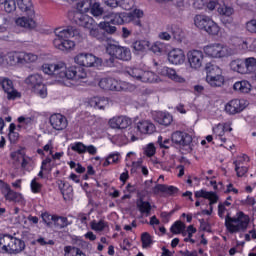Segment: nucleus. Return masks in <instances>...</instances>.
<instances>
[{"instance_id": "nucleus-7", "label": "nucleus", "mask_w": 256, "mask_h": 256, "mask_svg": "<svg viewBox=\"0 0 256 256\" xmlns=\"http://www.w3.org/2000/svg\"><path fill=\"white\" fill-rule=\"evenodd\" d=\"M106 51L112 57L119 59L120 61H131V49L115 44H108Z\"/></svg>"}, {"instance_id": "nucleus-9", "label": "nucleus", "mask_w": 256, "mask_h": 256, "mask_svg": "<svg viewBox=\"0 0 256 256\" xmlns=\"http://www.w3.org/2000/svg\"><path fill=\"white\" fill-rule=\"evenodd\" d=\"M171 141L174 145H178V147H189L191 151V143H193V137L189 133L176 131L171 135Z\"/></svg>"}, {"instance_id": "nucleus-10", "label": "nucleus", "mask_w": 256, "mask_h": 256, "mask_svg": "<svg viewBox=\"0 0 256 256\" xmlns=\"http://www.w3.org/2000/svg\"><path fill=\"white\" fill-rule=\"evenodd\" d=\"M187 59L191 69H201L205 55L201 50H191L187 53Z\"/></svg>"}, {"instance_id": "nucleus-61", "label": "nucleus", "mask_w": 256, "mask_h": 256, "mask_svg": "<svg viewBox=\"0 0 256 256\" xmlns=\"http://www.w3.org/2000/svg\"><path fill=\"white\" fill-rule=\"evenodd\" d=\"M41 187H42V185H41V183L37 182V179L34 178L31 181V190L33 193H41Z\"/></svg>"}, {"instance_id": "nucleus-12", "label": "nucleus", "mask_w": 256, "mask_h": 256, "mask_svg": "<svg viewBox=\"0 0 256 256\" xmlns=\"http://www.w3.org/2000/svg\"><path fill=\"white\" fill-rule=\"evenodd\" d=\"M73 20L76 25L84 27V29H89V31L95 27V20L87 14L81 12H75Z\"/></svg>"}, {"instance_id": "nucleus-56", "label": "nucleus", "mask_w": 256, "mask_h": 256, "mask_svg": "<svg viewBox=\"0 0 256 256\" xmlns=\"http://www.w3.org/2000/svg\"><path fill=\"white\" fill-rule=\"evenodd\" d=\"M32 91L36 95H39V97H41L42 99H45V97H47V86H45V84H42L37 88H34Z\"/></svg>"}, {"instance_id": "nucleus-64", "label": "nucleus", "mask_w": 256, "mask_h": 256, "mask_svg": "<svg viewBox=\"0 0 256 256\" xmlns=\"http://www.w3.org/2000/svg\"><path fill=\"white\" fill-rule=\"evenodd\" d=\"M77 219L82 223V225H87V221H89V214L80 213L77 215Z\"/></svg>"}, {"instance_id": "nucleus-50", "label": "nucleus", "mask_w": 256, "mask_h": 256, "mask_svg": "<svg viewBox=\"0 0 256 256\" xmlns=\"http://www.w3.org/2000/svg\"><path fill=\"white\" fill-rule=\"evenodd\" d=\"M11 158L14 160V161H22L21 163V167L22 169H26L27 168V165L29 162H27V159H25V156L21 155V153L19 152H13L11 154Z\"/></svg>"}, {"instance_id": "nucleus-16", "label": "nucleus", "mask_w": 256, "mask_h": 256, "mask_svg": "<svg viewBox=\"0 0 256 256\" xmlns=\"http://www.w3.org/2000/svg\"><path fill=\"white\" fill-rule=\"evenodd\" d=\"M132 123L131 118L127 116H116L109 120L111 129H127Z\"/></svg>"}, {"instance_id": "nucleus-38", "label": "nucleus", "mask_w": 256, "mask_h": 256, "mask_svg": "<svg viewBox=\"0 0 256 256\" xmlns=\"http://www.w3.org/2000/svg\"><path fill=\"white\" fill-rule=\"evenodd\" d=\"M136 205L140 213L145 214L146 216L151 213V204L147 201H143V198L137 200Z\"/></svg>"}, {"instance_id": "nucleus-51", "label": "nucleus", "mask_w": 256, "mask_h": 256, "mask_svg": "<svg viewBox=\"0 0 256 256\" xmlns=\"http://www.w3.org/2000/svg\"><path fill=\"white\" fill-rule=\"evenodd\" d=\"M141 241L143 249H147V247H151V245H153L150 233L144 232L141 236Z\"/></svg>"}, {"instance_id": "nucleus-31", "label": "nucleus", "mask_w": 256, "mask_h": 256, "mask_svg": "<svg viewBox=\"0 0 256 256\" xmlns=\"http://www.w3.org/2000/svg\"><path fill=\"white\" fill-rule=\"evenodd\" d=\"M166 31L175 39L176 41H181V35H183V30L177 24H169L166 26Z\"/></svg>"}, {"instance_id": "nucleus-47", "label": "nucleus", "mask_w": 256, "mask_h": 256, "mask_svg": "<svg viewBox=\"0 0 256 256\" xmlns=\"http://www.w3.org/2000/svg\"><path fill=\"white\" fill-rule=\"evenodd\" d=\"M17 59H22V63H35L38 57L35 54L22 52L20 53V57H17Z\"/></svg>"}, {"instance_id": "nucleus-32", "label": "nucleus", "mask_w": 256, "mask_h": 256, "mask_svg": "<svg viewBox=\"0 0 256 256\" xmlns=\"http://www.w3.org/2000/svg\"><path fill=\"white\" fill-rule=\"evenodd\" d=\"M206 77L213 79L214 77H223V70L217 65L208 64L206 66Z\"/></svg>"}, {"instance_id": "nucleus-41", "label": "nucleus", "mask_w": 256, "mask_h": 256, "mask_svg": "<svg viewBox=\"0 0 256 256\" xmlns=\"http://www.w3.org/2000/svg\"><path fill=\"white\" fill-rule=\"evenodd\" d=\"M206 81L207 83H209L211 87H223L225 83V77L223 76H218V77L214 76L213 78L206 77Z\"/></svg>"}, {"instance_id": "nucleus-36", "label": "nucleus", "mask_w": 256, "mask_h": 256, "mask_svg": "<svg viewBox=\"0 0 256 256\" xmlns=\"http://www.w3.org/2000/svg\"><path fill=\"white\" fill-rule=\"evenodd\" d=\"M90 105L94 109H105L109 105V100L107 98L94 97L90 100Z\"/></svg>"}, {"instance_id": "nucleus-37", "label": "nucleus", "mask_w": 256, "mask_h": 256, "mask_svg": "<svg viewBox=\"0 0 256 256\" xmlns=\"http://www.w3.org/2000/svg\"><path fill=\"white\" fill-rule=\"evenodd\" d=\"M244 69L246 75L254 73L256 70V58L255 57H248L244 59Z\"/></svg>"}, {"instance_id": "nucleus-26", "label": "nucleus", "mask_w": 256, "mask_h": 256, "mask_svg": "<svg viewBox=\"0 0 256 256\" xmlns=\"http://www.w3.org/2000/svg\"><path fill=\"white\" fill-rule=\"evenodd\" d=\"M137 129L144 135H151V133H155V124L149 120H143L138 122Z\"/></svg>"}, {"instance_id": "nucleus-62", "label": "nucleus", "mask_w": 256, "mask_h": 256, "mask_svg": "<svg viewBox=\"0 0 256 256\" xmlns=\"http://www.w3.org/2000/svg\"><path fill=\"white\" fill-rule=\"evenodd\" d=\"M144 153L147 157H153L155 155V145L148 144L147 147L144 149Z\"/></svg>"}, {"instance_id": "nucleus-21", "label": "nucleus", "mask_w": 256, "mask_h": 256, "mask_svg": "<svg viewBox=\"0 0 256 256\" xmlns=\"http://www.w3.org/2000/svg\"><path fill=\"white\" fill-rule=\"evenodd\" d=\"M168 61L172 65H182L185 63V52L181 49H173L168 53Z\"/></svg>"}, {"instance_id": "nucleus-54", "label": "nucleus", "mask_w": 256, "mask_h": 256, "mask_svg": "<svg viewBox=\"0 0 256 256\" xmlns=\"http://www.w3.org/2000/svg\"><path fill=\"white\" fill-rule=\"evenodd\" d=\"M100 27H102L104 35H107V33L113 35L117 31V27L111 26L109 22L100 23Z\"/></svg>"}, {"instance_id": "nucleus-39", "label": "nucleus", "mask_w": 256, "mask_h": 256, "mask_svg": "<svg viewBox=\"0 0 256 256\" xmlns=\"http://www.w3.org/2000/svg\"><path fill=\"white\" fill-rule=\"evenodd\" d=\"M126 73L132 77V79H135L136 81H142L144 70L141 68H128Z\"/></svg>"}, {"instance_id": "nucleus-17", "label": "nucleus", "mask_w": 256, "mask_h": 256, "mask_svg": "<svg viewBox=\"0 0 256 256\" xmlns=\"http://www.w3.org/2000/svg\"><path fill=\"white\" fill-rule=\"evenodd\" d=\"M74 61L81 67H93L97 63V57L93 54L80 53L75 56Z\"/></svg>"}, {"instance_id": "nucleus-30", "label": "nucleus", "mask_w": 256, "mask_h": 256, "mask_svg": "<svg viewBox=\"0 0 256 256\" xmlns=\"http://www.w3.org/2000/svg\"><path fill=\"white\" fill-rule=\"evenodd\" d=\"M230 69L241 75H246L244 59H234L230 62Z\"/></svg>"}, {"instance_id": "nucleus-1", "label": "nucleus", "mask_w": 256, "mask_h": 256, "mask_svg": "<svg viewBox=\"0 0 256 256\" xmlns=\"http://www.w3.org/2000/svg\"><path fill=\"white\" fill-rule=\"evenodd\" d=\"M42 71L46 75H52L57 83L66 87L73 85L70 81H79L80 79L87 78V73L83 71V68L74 66L67 68L65 63L44 64Z\"/></svg>"}, {"instance_id": "nucleus-42", "label": "nucleus", "mask_w": 256, "mask_h": 256, "mask_svg": "<svg viewBox=\"0 0 256 256\" xmlns=\"http://www.w3.org/2000/svg\"><path fill=\"white\" fill-rule=\"evenodd\" d=\"M64 253V256H87L81 249L71 246H66L64 248Z\"/></svg>"}, {"instance_id": "nucleus-19", "label": "nucleus", "mask_w": 256, "mask_h": 256, "mask_svg": "<svg viewBox=\"0 0 256 256\" xmlns=\"http://www.w3.org/2000/svg\"><path fill=\"white\" fill-rule=\"evenodd\" d=\"M72 151H75L79 155L89 153V155H97V148L93 145L86 146L82 142H76L71 146Z\"/></svg>"}, {"instance_id": "nucleus-35", "label": "nucleus", "mask_w": 256, "mask_h": 256, "mask_svg": "<svg viewBox=\"0 0 256 256\" xmlns=\"http://www.w3.org/2000/svg\"><path fill=\"white\" fill-rule=\"evenodd\" d=\"M161 79L157 74L151 71H145L142 74V80L141 83H159Z\"/></svg>"}, {"instance_id": "nucleus-33", "label": "nucleus", "mask_w": 256, "mask_h": 256, "mask_svg": "<svg viewBox=\"0 0 256 256\" xmlns=\"http://www.w3.org/2000/svg\"><path fill=\"white\" fill-rule=\"evenodd\" d=\"M93 5V2L91 0H82L77 2L76 4V13H82L85 15V13H89L91 11V6Z\"/></svg>"}, {"instance_id": "nucleus-24", "label": "nucleus", "mask_w": 256, "mask_h": 256, "mask_svg": "<svg viewBox=\"0 0 256 256\" xmlns=\"http://www.w3.org/2000/svg\"><path fill=\"white\" fill-rule=\"evenodd\" d=\"M153 193H155V195L159 193H166L167 195H177V193H179V188L175 186H167L165 184H157L153 188Z\"/></svg>"}, {"instance_id": "nucleus-48", "label": "nucleus", "mask_w": 256, "mask_h": 256, "mask_svg": "<svg viewBox=\"0 0 256 256\" xmlns=\"http://www.w3.org/2000/svg\"><path fill=\"white\" fill-rule=\"evenodd\" d=\"M150 51L155 53L156 55H161L163 51H165V43L156 42L152 44V46L150 47Z\"/></svg>"}, {"instance_id": "nucleus-5", "label": "nucleus", "mask_w": 256, "mask_h": 256, "mask_svg": "<svg viewBox=\"0 0 256 256\" xmlns=\"http://www.w3.org/2000/svg\"><path fill=\"white\" fill-rule=\"evenodd\" d=\"M204 53L214 59H223L235 55V50L220 43L210 44L204 47Z\"/></svg>"}, {"instance_id": "nucleus-2", "label": "nucleus", "mask_w": 256, "mask_h": 256, "mask_svg": "<svg viewBox=\"0 0 256 256\" xmlns=\"http://www.w3.org/2000/svg\"><path fill=\"white\" fill-rule=\"evenodd\" d=\"M55 38L53 40V45L56 49L60 51H69L75 47V42L69 39H76V41H81V33L79 29L68 26L67 28H56L54 30Z\"/></svg>"}, {"instance_id": "nucleus-34", "label": "nucleus", "mask_w": 256, "mask_h": 256, "mask_svg": "<svg viewBox=\"0 0 256 256\" xmlns=\"http://www.w3.org/2000/svg\"><path fill=\"white\" fill-rule=\"evenodd\" d=\"M234 91H239V93H250L251 83L246 80L238 81L233 85Z\"/></svg>"}, {"instance_id": "nucleus-8", "label": "nucleus", "mask_w": 256, "mask_h": 256, "mask_svg": "<svg viewBox=\"0 0 256 256\" xmlns=\"http://www.w3.org/2000/svg\"><path fill=\"white\" fill-rule=\"evenodd\" d=\"M25 250V242L21 239L13 236H7L6 238V253L9 255H17L21 251Z\"/></svg>"}, {"instance_id": "nucleus-59", "label": "nucleus", "mask_w": 256, "mask_h": 256, "mask_svg": "<svg viewBox=\"0 0 256 256\" xmlns=\"http://www.w3.org/2000/svg\"><path fill=\"white\" fill-rule=\"evenodd\" d=\"M218 13H220V15H225L226 17H231V15L234 13V10L232 7L222 6L218 8Z\"/></svg>"}, {"instance_id": "nucleus-13", "label": "nucleus", "mask_w": 256, "mask_h": 256, "mask_svg": "<svg viewBox=\"0 0 256 256\" xmlns=\"http://www.w3.org/2000/svg\"><path fill=\"white\" fill-rule=\"evenodd\" d=\"M104 17H108V19H110V23H112L113 25H123V23H131L132 14L131 12H110L108 15Z\"/></svg>"}, {"instance_id": "nucleus-15", "label": "nucleus", "mask_w": 256, "mask_h": 256, "mask_svg": "<svg viewBox=\"0 0 256 256\" xmlns=\"http://www.w3.org/2000/svg\"><path fill=\"white\" fill-rule=\"evenodd\" d=\"M0 85L4 93H6L7 99H9L10 101L13 99H17V97H21V94H19V92L15 90V87L13 86V81H11V79L2 78Z\"/></svg>"}, {"instance_id": "nucleus-45", "label": "nucleus", "mask_w": 256, "mask_h": 256, "mask_svg": "<svg viewBox=\"0 0 256 256\" xmlns=\"http://www.w3.org/2000/svg\"><path fill=\"white\" fill-rule=\"evenodd\" d=\"M134 51H146L149 49V41L147 40H138L132 44Z\"/></svg>"}, {"instance_id": "nucleus-43", "label": "nucleus", "mask_w": 256, "mask_h": 256, "mask_svg": "<svg viewBox=\"0 0 256 256\" xmlns=\"http://www.w3.org/2000/svg\"><path fill=\"white\" fill-rule=\"evenodd\" d=\"M238 7L241 9H246L247 11H251L254 9L256 5V0H236Z\"/></svg>"}, {"instance_id": "nucleus-3", "label": "nucleus", "mask_w": 256, "mask_h": 256, "mask_svg": "<svg viewBox=\"0 0 256 256\" xmlns=\"http://www.w3.org/2000/svg\"><path fill=\"white\" fill-rule=\"evenodd\" d=\"M16 3L20 11L28 15V17L23 16L16 19V25H18V27H24L25 29H35L37 22L33 20L35 17V9L33 8L31 0H16Z\"/></svg>"}, {"instance_id": "nucleus-18", "label": "nucleus", "mask_w": 256, "mask_h": 256, "mask_svg": "<svg viewBox=\"0 0 256 256\" xmlns=\"http://www.w3.org/2000/svg\"><path fill=\"white\" fill-rule=\"evenodd\" d=\"M50 125L56 131H63V129H67V118L61 114H53L50 116Z\"/></svg>"}, {"instance_id": "nucleus-27", "label": "nucleus", "mask_w": 256, "mask_h": 256, "mask_svg": "<svg viewBox=\"0 0 256 256\" xmlns=\"http://www.w3.org/2000/svg\"><path fill=\"white\" fill-rule=\"evenodd\" d=\"M195 197L197 199H209V205H215L219 201V196L215 192H207L206 190H199L195 192Z\"/></svg>"}, {"instance_id": "nucleus-53", "label": "nucleus", "mask_w": 256, "mask_h": 256, "mask_svg": "<svg viewBox=\"0 0 256 256\" xmlns=\"http://www.w3.org/2000/svg\"><path fill=\"white\" fill-rule=\"evenodd\" d=\"M15 1L17 0H5L3 5L6 13H13L17 9V3Z\"/></svg>"}, {"instance_id": "nucleus-49", "label": "nucleus", "mask_w": 256, "mask_h": 256, "mask_svg": "<svg viewBox=\"0 0 256 256\" xmlns=\"http://www.w3.org/2000/svg\"><path fill=\"white\" fill-rule=\"evenodd\" d=\"M170 231L172 233H174L175 235H179V233H183V231H185V223L181 222V221H176Z\"/></svg>"}, {"instance_id": "nucleus-40", "label": "nucleus", "mask_w": 256, "mask_h": 256, "mask_svg": "<svg viewBox=\"0 0 256 256\" xmlns=\"http://www.w3.org/2000/svg\"><path fill=\"white\" fill-rule=\"evenodd\" d=\"M52 221L56 229H64V227H67L69 225V220L67 219V217L54 215V217H52Z\"/></svg>"}, {"instance_id": "nucleus-22", "label": "nucleus", "mask_w": 256, "mask_h": 256, "mask_svg": "<svg viewBox=\"0 0 256 256\" xmlns=\"http://www.w3.org/2000/svg\"><path fill=\"white\" fill-rule=\"evenodd\" d=\"M159 74L163 75V77H168V79H171L172 81H175L176 83H185V78L179 76L177 74V71H175V69H173V68L164 66L159 70Z\"/></svg>"}, {"instance_id": "nucleus-63", "label": "nucleus", "mask_w": 256, "mask_h": 256, "mask_svg": "<svg viewBox=\"0 0 256 256\" xmlns=\"http://www.w3.org/2000/svg\"><path fill=\"white\" fill-rule=\"evenodd\" d=\"M246 29L250 31V33H256V20H251L247 22Z\"/></svg>"}, {"instance_id": "nucleus-11", "label": "nucleus", "mask_w": 256, "mask_h": 256, "mask_svg": "<svg viewBox=\"0 0 256 256\" xmlns=\"http://www.w3.org/2000/svg\"><path fill=\"white\" fill-rule=\"evenodd\" d=\"M100 89L104 91H124L123 83L114 78H102L99 81Z\"/></svg>"}, {"instance_id": "nucleus-28", "label": "nucleus", "mask_w": 256, "mask_h": 256, "mask_svg": "<svg viewBox=\"0 0 256 256\" xmlns=\"http://www.w3.org/2000/svg\"><path fill=\"white\" fill-rule=\"evenodd\" d=\"M26 85H29V87L32 88V91L34 89H37V87H41L43 85V76L40 74H32L29 75L25 80Z\"/></svg>"}, {"instance_id": "nucleus-6", "label": "nucleus", "mask_w": 256, "mask_h": 256, "mask_svg": "<svg viewBox=\"0 0 256 256\" xmlns=\"http://www.w3.org/2000/svg\"><path fill=\"white\" fill-rule=\"evenodd\" d=\"M194 24L198 29H202L208 35H219V25L215 23L209 16L198 14L194 17Z\"/></svg>"}, {"instance_id": "nucleus-60", "label": "nucleus", "mask_w": 256, "mask_h": 256, "mask_svg": "<svg viewBox=\"0 0 256 256\" xmlns=\"http://www.w3.org/2000/svg\"><path fill=\"white\" fill-rule=\"evenodd\" d=\"M0 253H7V236L0 234Z\"/></svg>"}, {"instance_id": "nucleus-57", "label": "nucleus", "mask_w": 256, "mask_h": 256, "mask_svg": "<svg viewBox=\"0 0 256 256\" xmlns=\"http://www.w3.org/2000/svg\"><path fill=\"white\" fill-rule=\"evenodd\" d=\"M107 224H105V221L100 220L99 222L93 220L90 223V227L91 229H93V231H103V229H105Z\"/></svg>"}, {"instance_id": "nucleus-23", "label": "nucleus", "mask_w": 256, "mask_h": 256, "mask_svg": "<svg viewBox=\"0 0 256 256\" xmlns=\"http://www.w3.org/2000/svg\"><path fill=\"white\" fill-rule=\"evenodd\" d=\"M89 35L90 37L97 39V41H100V43H105L109 41V37L106 36L105 30H103L101 24H99V27L94 26L90 28Z\"/></svg>"}, {"instance_id": "nucleus-29", "label": "nucleus", "mask_w": 256, "mask_h": 256, "mask_svg": "<svg viewBox=\"0 0 256 256\" xmlns=\"http://www.w3.org/2000/svg\"><path fill=\"white\" fill-rule=\"evenodd\" d=\"M2 193L5 197V199H7V201H21V194L11 190V187H9V185H5L2 188Z\"/></svg>"}, {"instance_id": "nucleus-14", "label": "nucleus", "mask_w": 256, "mask_h": 256, "mask_svg": "<svg viewBox=\"0 0 256 256\" xmlns=\"http://www.w3.org/2000/svg\"><path fill=\"white\" fill-rule=\"evenodd\" d=\"M245 107H247L245 100L233 99L225 105V111L228 115H237V113H241Z\"/></svg>"}, {"instance_id": "nucleus-52", "label": "nucleus", "mask_w": 256, "mask_h": 256, "mask_svg": "<svg viewBox=\"0 0 256 256\" xmlns=\"http://www.w3.org/2000/svg\"><path fill=\"white\" fill-rule=\"evenodd\" d=\"M118 7L124 9V11H131L135 7V2L133 0H119Z\"/></svg>"}, {"instance_id": "nucleus-4", "label": "nucleus", "mask_w": 256, "mask_h": 256, "mask_svg": "<svg viewBox=\"0 0 256 256\" xmlns=\"http://www.w3.org/2000/svg\"><path fill=\"white\" fill-rule=\"evenodd\" d=\"M225 227L229 233L247 231V227H249V216L243 212H238L237 217H231V214L228 213L225 217Z\"/></svg>"}, {"instance_id": "nucleus-58", "label": "nucleus", "mask_w": 256, "mask_h": 256, "mask_svg": "<svg viewBox=\"0 0 256 256\" xmlns=\"http://www.w3.org/2000/svg\"><path fill=\"white\" fill-rule=\"evenodd\" d=\"M130 23H133V25L135 27H137V29L140 33H143V31H145V29H146L145 24H143V22H141V19L134 17L133 15H132Z\"/></svg>"}, {"instance_id": "nucleus-25", "label": "nucleus", "mask_w": 256, "mask_h": 256, "mask_svg": "<svg viewBox=\"0 0 256 256\" xmlns=\"http://www.w3.org/2000/svg\"><path fill=\"white\" fill-rule=\"evenodd\" d=\"M58 185L64 201H71L73 199V186L64 181H60Z\"/></svg>"}, {"instance_id": "nucleus-44", "label": "nucleus", "mask_w": 256, "mask_h": 256, "mask_svg": "<svg viewBox=\"0 0 256 256\" xmlns=\"http://www.w3.org/2000/svg\"><path fill=\"white\" fill-rule=\"evenodd\" d=\"M225 131H233V128L228 124H218L214 129L213 132L218 135V137H223L225 135Z\"/></svg>"}, {"instance_id": "nucleus-46", "label": "nucleus", "mask_w": 256, "mask_h": 256, "mask_svg": "<svg viewBox=\"0 0 256 256\" xmlns=\"http://www.w3.org/2000/svg\"><path fill=\"white\" fill-rule=\"evenodd\" d=\"M242 163L243 162L237 161V160L233 162V164L235 165V171H236L237 177H243L245 176L247 171H249V168L245 166H241Z\"/></svg>"}, {"instance_id": "nucleus-20", "label": "nucleus", "mask_w": 256, "mask_h": 256, "mask_svg": "<svg viewBox=\"0 0 256 256\" xmlns=\"http://www.w3.org/2000/svg\"><path fill=\"white\" fill-rule=\"evenodd\" d=\"M153 119L156 121V123H159V125H164L165 127H169V125L173 123V115H171L169 112H154Z\"/></svg>"}, {"instance_id": "nucleus-55", "label": "nucleus", "mask_w": 256, "mask_h": 256, "mask_svg": "<svg viewBox=\"0 0 256 256\" xmlns=\"http://www.w3.org/2000/svg\"><path fill=\"white\" fill-rule=\"evenodd\" d=\"M90 11L94 17H100V15H103V8L101 7V4H99V2L93 3Z\"/></svg>"}]
</instances>
